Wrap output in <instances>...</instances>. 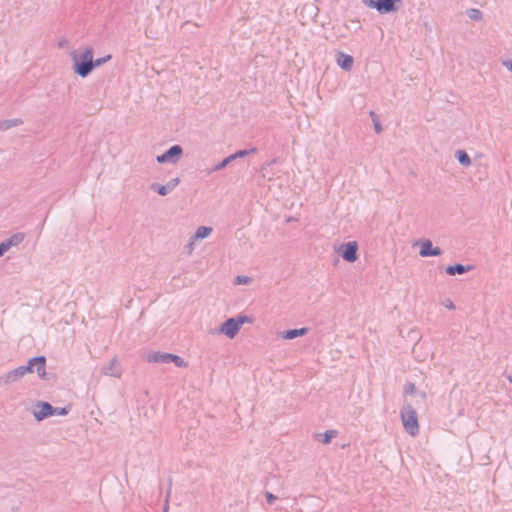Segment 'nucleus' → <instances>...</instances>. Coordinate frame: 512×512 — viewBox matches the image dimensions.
<instances>
[{"mask_svg":"<svg viewBox=\"0 0 512 512\" xmlns=\"http://www.w3.org/2000/svg\"><path fill=\"white\" fill-rule=\"evenodd\" d=\"M93 48L88 46L83 52L77 53L76 51L71 53L73 60V72L82 77L86 78L94 70L93 66Z\"/></svg>","mask_w":512,"mask_h":512,"instance_id":"1","label":"nucleus"},{"mask_svg":"<svg viewBox=\"0 0 512 512\" xmlns=\"http://www.w3.org/2000/svg\"><path fill=\"white\" fill-rule=\"evenodd\" d=\"M401 419L404 430L411 436H416L419 433L418 416L415 409L410 403L403 405L401 411Z\"/></svg>","mask_w":512,"mask_h":512,"instance_id":"2","label":"nucleus"},{"mask_svg":"<svg viewBox=\"0 0 512 512\" xmlns=\"http://www.w3.org/2000/svg\"><path fill=\"white\" fill-rule=\"evenodd\" d=\"M364 6L376 10L380 15L392 14L399 11L403 0H362Z\"/></svg>","mask_w":512,"mask_h":512,"instance_id":"3","label":"nucleus"},{"mask_svg":"<svg viewBox=\"0 0 512 512\" xmlns=\"http://www.w3.org/2000/svg\"><path fill=\"white\" fill-rule=\"evenodd\" d=\"M359 245L356 241H349L341 244L335 251L348 263L358 260Z\"/></svg>","mask_w":512,"mask_h":512,"instance_id":"4","label":"nucleus"},{"mask_svg":"<svg viewBox=\"0 0 512 512\" xmlns=\"http://www.w3.org/2000/svg\"><path fill=\"white\" fill-rule=\"evenodd\" d=\"M183 154V148L179 144L172 145L164 153L158 155L156 160L160 164H176Z\"/></svg>","mask_w":512,"mask_h":512,"instance_id":"5","label":"nucleus"},{"mask_svg":"<svg viewBox=\"0 0 512 512\" xmlns=\"http://www.w3.org/2000/svg\"><path fill=\"white\" fill-rule=\"evenodd\" d=\"M53 411L54 406L49 402L37 401L33 409V416L37 421H43L44 419L53 416Z\"/></svg>","mask_w":512,"mask_h":512,"instance_id":"6","label":"nucleus"},{"mask_svg":"<svg viewBox=\"0 0 512 512\" xmlns=\"http://www.w3.org/2000/svg\"><path fill=\"white\" fill-rule=\"evenodd\" d=\"M442 254L443 250L438 246H433L431 240L425 239L420 242L419 255L421 257H438Z\"/></svg>","mask_w":512,"mask_h":512,"instance_id":"7","label":"nucleus"},{"mask_svg":"<svg viewBox=\"0 0 512 512\" xmlns=\"http://www.w3.org/2000/svg\"><path fill=\"white\" fill-rule=\"evenodd\" d=\"M180 183V179L178 177L170 179L166 184L152 183L150 185V189L161 196H166L170 192H172Z\"/></svg>","mask_w":512,"mask_h":512,"instance_id":"8","label":"nucleus"},{"mask_svg":"<svg viewBox=\"0 0 512 512\" xmlns=\"http://www.w3.org/2000/svg\"><path fill=\"white\" fill-rule=\"evenodd\" d=\"M46 362V357L43 355H39L30 358L27 364L36 369V372L40 379L46 380L48 379L46 373Z\"/></svg>","mask_w":512,"mask_h":512,"instance_id":"9","label":"nucleus"},{"mask_svg":"<svg viewBox=\"0 0 512 512\" xmlns=\"http://www.w3.org/2000/svg\"><path fill=\"white\" fill-rule=\"evenodd\" d=\"M240 331L238 323L233 317L226 319L219 328V333L233 339Z\"/></svg>","mask_w":512,"mask_h":512,"instance_id":"10","label":"nucleus"},{"mask_svg":"<svg viewBox=\"0 0 512 512\" xmlns=\"http://www.w3.org/2000/svg\"><path fill=\"white\" fill-rule=\"evenodd\" d=\"M23 377L20 367H17L0 376V386L17 382Z\"/></svg>","mask_w":512,"mask_h":512,"instance_id":"11","label":"nucleus"},{"mask_svg":"<svg viewBox=\"0 0 512 512\" xmlns=\"http://www.w3.org/2000/svg\"><path fill=\"white\" fill-rule=\"evenodd\" d=\"M336 62L341 69L350 71L354 64V58L349 54L339 51L336 55Z\"/></svg>","mask_w":512,"mask_h":512,"instance_id":"12","label":"nucleus"},{"mask_svg":"<svg viewBox=\"0 0 512 512\" xmlns=\"http://www.w3.org/2000/svg\"><path fill=\"white\" fill-rule=\"evenodd\" d=\"M473 269H474L473 265H464L461 263H455L453 265H448L445 268V272L450 276H454V275L465 274Z\"/></svg>","mask_w":512,"mask_h":512,"instance_id":"13","label":"nucleus"},{"mask_svg":"<svg viewBox=\"0 0 512 512\" xmlns=\"http://www.w3.org/2000/svg\"><path fill=\"white\" fill-rule=\"evenodd\" d=\"M309 328L302 327V328H294V329H288L283 331L282 338L286 340H292L301 336H304L308 333Z\"/></svg>","mask_w":512,"mask_h":512,"instance_id":"14","label":"nucleus"},{"mask_svg":"<svg viewBox=\"0 0 512 512\" xmlns=\"http://www.w3.org/2000/svg\"><path fill=\"white\" fill-rule=\"evenodd\" d=\"M169 354L167 352L155 351L146 356V361L149 363H167Z\"/></svg>","mask_w":512,"mask_h":512,"instance_id":"15","label":"nucleus"},{"mask_svg":"<svg viewBox=\"0 0 512 512\" xmlns=\"http://www.w3.org/2000/svg\"><path fill=\"white\" fill-rule=\"evenodd\" d=\"M116 362V358H113L107 366L102 368V372L105 375L119 378L121 376V371L115 368Z\"/></svg>","mask_w":512,"mask_h":512,"instance_id":"16","label":"nucleus"},{"mask_svg":"<svg viewBox=\"0 0 512 512\" xmlns=\"http://www.w3.org/2000/svg\"><path fill=\"white\" fill-rule=\"evenodd\" d=\"M23 124V120L20 118L6 119L0 121V130L6 131L13 127L20 126Z\"/></svg>","mask_w":512,"mask_h":512,"instance_id":"17","label":"nucleus"},{"mask_svg":"<svg viewBox=\"0 0 512 512\" xmlns=\"http://www.w3.org/2000/svg\"><path fill=\"white\" fill-rule=\"evenodd\" d=\"M24 238L25 234L18 232L5 239V242L7 243V246L11 248L13 246L19 245L24 240Z\"/></svg>","mask_w":512,"mask_h":512,"instance_id":"18","label":"nucleus"},{"mask_svg":"<svg viewBox=\"0 0 512 512\" xmlns=\"http://www.w3.org/2000/svg\"><path fill=\"white\" fill-rule=\"evenodd\" d=\"M455 158L465 167H468L471 164V158L465 150H457L455 152Z\"/></svg>","mask_w":512,"mask_h":512,"instance_id":"19","label":"nucleus"},{"mask_svg":"<svg viewBox=\"0 0 512 512\" xmlns=\"http://www.w3.org/2000/svg\"><path fill=\"white\" fill-rule=\"evenodd\" d=\"M212 233V228L208 226H199L192 236V239H205Z\"/></svg>","mask_w":512,"mask_h":512,"instance_id":"20","label":"nucleus"},{"mask_svg":"<svg viewBox=\"0 0 512 512\" xmlns=\"http://www.w3.org/2000/svg\"><path fill=\"white\" fill-rule=\"evenodd\" d=\"M167 363H174L176 367L179 368H186L188 366V362L185 361L182 357L176 354H169V360H167Z\"/></svg>","mask_w":512,"mask_h":512,"instance_id":"21","label":"nucleus"},{"mask_svg":"<svg viewBox=\"0 0 512 512\" xmlns=\"http://www.w3.org/2000/svg\"><path fill=\"white\" fill-rule=\"evenodd\" d=\"M369 116H370V118H371V120L373 122L375 132L377 134H380L383 131V128H382L381 122L379 120V116L373 110H371L369 112Z\"/></svg>","mask_w":512,"mask_h":512,"instance_id":"22","label":"nucleus"},{"mask_svg":"<svg viewBox=\"0 0 512 512\" xmlns=\"http://www.w3.org/2000/svg\"><path fill=\"white\" fill-rule=\"evenodd\" d=\"M257 152V148L256 147H252L250 149H241V150H237L235 153L231 154L232 157H233V160H236L238 158H244L250 154H254Z\"/></svg>","mask_w":512,"mask_h":512,"instance_id":"23","label":"nucleus"},{"mask_svg":"<svg viewBox=\"0 0 512 512\" xmlns=\"http://www.w3.org/2000/svg\"><path fill=\"white\" fill-rule=\"evenodd\" d=\"M233 157L232 155H229L227 157H225L222 161H220L218 164H216L212 169H211V172H216V171H220L222 169H224L225 167H227L231 162H233Z\"/></svg>","mask_w":512,"mask_h":512,"instance_id":"24","label":"nucleus"},{"mask_svg":"<svg viewBox=\"0 0 512 512\" xmlns=\"http://www.w3.org/2000/svg\"><path fill=\"white\" fill-rule=\"evenodd\" d=\"M467 15L473 21H481L483 19V13L476 8L468 9Z\"/></svg>","mask_w":512,"mask_h":512,"instance_id":"25","label":"nucleus"},{"mask_svg":"<svg viewBox=\"0 0 512 512\" xmlns=\"http://www.w3.org/2000/svg\"><path fill=\"white\" fill-rule=\"evenodd\" d=\"M336 436H337L336 430H327L322 435L320 442H322L323 444H329L332 441V439Z\"/></svg>","mask_w":512,"mask_h":512,"instance_id":"26","label":"nucleus"},{"mask_svg":"<svg viewBox=\"0 0 512 512\" xmlns=\"http://www.w3.org/2000/svg\"><path fill=\"white\" fill-rule=\"evenodd\" d=\"M112 58L111 54H107L101 58H97V59H93V66H94V69L97 68V67H100L102 65H104L105 63H107L108 61H110Z\"/></svg>","mask_w":512,"mask_h":512,"instance_id":"27","label":"nucleus"},{"mask_svg":"<svg viewBox=\"0 0 512 512\" xmlns=\"http://www.w3.org/2000/svg\"><path fill=\"white\" fill-rule=\"evenodd\" d=\"M233 318L238 323V326H239L240 329H241V327H242V325L244 323H252L253 322L252 318H250L247 315H243V314H239V315H237L236 317H233Z\"/></svg>","mask_w":512,"mask_h":512,"instance_id":"28","label":"nucleus"},{"mask_svg":"<svg viewBox=\"0 0 512 512\" xmlns=\"http://www.w3.org/2000/svg\"><path fill=\"white\" fill-rule=\"evenodd\" d=\"M71 410V405H67L65 407H54L53 416L59 415V416H66Z\"/></svg>","mask_w":512,"mask_h":512,"instance_id":"29","label":"nucleus"},{"mask_svg":"<svg viewBox=\"0 0 512 512\" xmlns=\"http://www.w3.org/2000/svg\"><path fill=\"white\" fill-rule=\"evenodd\" d=\"M416 392V386L414 383L412 382H407L405 385H404V395H407V394H413Z\"/></svg>","mask_w":512,"mask_h":512,"instance_id":"30","label":"nucleus"},{"mask_svg":"<svg viewBox=\"0 0 512 512\" xmlns=\"http://www.w3.org/2000/svg\"><path fill=\"white\" fill-rule=\"evenodd\" d=\"M265 498L269 505H274L278 497L274 495L273 493L266 491L265 492Z\"/></svg>","mask_w":512,"mask_h":512,"instance_id":"31","label":"nucleus"},{"mask_svg":"<svg viewBox=\"0 0 512 512\" xmlns=\"http://www.w3.org/2000/svg\"><path fill=\"white\" fill-rule=\"evenodd\" d=\"M251 282V278L248 276L238 275L235 278V284H248Z\"/></svg>","mask_w":512,"mask_h":512,"instance_id":"32","label":"nucleus"},{"mask_svg":"<svg viewBox=\"0 0 512 512\" xmlns=\"http://www.w3.org/2000/svg\"><path fill=\"white\" fill-rule=\"evenodd\" d=\"M21 371H22V375L25 376L26 374L28 373H32L34 371V368L31 367L30 365H23V366H19Z\"/></svg>","mask_w":512,"mask_h":512,"instance_id":"33","label":"nucleus"},{"mask_svg":"<svg viewBox=\"0 0 512 512\" xmlns=\"http://www.w3.org/2000/svg\"><path fill=\"white\" fill-rule=\"evenodd\" d=\"M10 248L7 246V243L4 241L0 242V257H2Z\"/></svg>","mask_w":512,"mask_h":512,"instance_id":"34","label":"nucleus"},{"mask_svg":"<svg viewBox=\"0 0 512 512\" xmlns=\"http://www.w3.org/2000/svg\"><path fill=\"white\" fill-rule=\"evenodd\" d=\"M193 240L192 237L190 238V241L188 242V244L185 246V249L188 251V253H191L194 249V243H193Z\"/></svg>","mask_w":512,"mask_h":512,"instance_id":"35","label":"nucleus"},{"mask_svg":"<svg viewBox=\"0 0 512 512\" xmlns=\"http://www.w3.org/2000/svg\"><path fill=\"white\" fill-rule=\"evenodd\" d=\"M502 65L512 72V59L503 61Z\"/></svg>","mask_w":512,"mask_h":512,"instance_id":"36","label":"nucleus"},{"mask_svg":"<svg viewBox=\"0 0 512 512\" xmlns=\"http://www.w3.org/2000/svg\"><path fill=\"white\" fill-rule=\"evenodd\" d=\"M445 307L448 308L449 310H454L455 309V305L453 303V301L451 300H447L445 303H444Z\"/></svg>","mask_w":512,"mask_h":512,"instance_id":"37","label":"nucleus"},{"mask_svg":"<svg viewBox=\"0 0 512 512\" xmlns=\"http://www.w3.org/2000/svg\"><path fill=\"white\" fill-rule=\"evenodd\" d=\"M507 379H508V381H509L510 383H512V376H511V375H508V376H507Z\"/></svg>","mask_w":512,"mask_h":512,"instance_id":"38","label":"nucleus"}]
</instances>
